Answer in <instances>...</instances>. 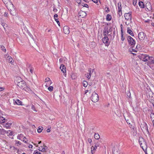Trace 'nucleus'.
<instances>
[{"label": "nucleus", "mask_w": 154, "mask_h": 154, "mask_svg": "<svg viewBox=\"0 0 154 154\" xmlns=\"http://www.w3.org/2000/svg\"><path fill=\"white\" fill-rule=\"evenodd\" d=\"M54 18L55 19V20L56 21V22H57V23L58 25L59 26H60V23L59 22V21L58 20V19H57V18L58 17V15L57 14H56L54 15Z\"/></svg>", "instance_id": "18"}, {"label": "nucleus", "mask_w": 154, "mask_h": 154, "mask_svg": "<svg viewBox=\"0 0 154 154\" xmlns=\"http://www.w3.org/2000/svg\"><path fill=\"white\" fill-rule=\"evenodd\" d=\"M131 50H132V51H133V52H137V51L135 49H131Z\"/></svg>", "instance_id": "50"}, {"label": "nucleus", "mask_w": 154, "mask_h": 154, "mask_svg": "<svg viewBox=\"0 0 154 154\" xmlns=\"http://www.w3.org/2000/svg\"><path fill=\"white\" fill-rule=\"evenodd\" d=\"M150 118L152 121H154V113H151L150 115Z\"/></svg>", "instance_id": "26"}, {"label": "nucleus", "mask_w": 154, "mask_h": 154, "mask_svg": "<svg viewBox=\"0 0 154 154\" xmlns=\"http://www.w3.org/2000/svg\"><path fill=\"white\" fill-rule=\"evenodd\" d=\"M43 129V128L42 127H41V128L39 127L37 129L38 132L39 133L41 132Z\"/></svg>", "instance_id": "33"}, {"label": "nucleus", "mask_w": 154, "mask_h": 154, "mask_svg": "<svg viewBox=\"0 0 154 154\" xmlns=\"http://www.w3.org/2000/svg\"><path fill=\"white\" fill-rule=\"evenodd\" d=\"M8 15V14L7 12H5L4 14V16L5 17H7Z\"/></svg>", "instance_id": "48"}, {"label": "nucleus", "mask_w": 154, "mask_h": 154, "mask_svg": "<svg viewBox=\"0 0 154 154\" xmlns=\"http://www.w3.org/2000/svg\"><path fill=\"white\" fill-rule=\"evenodd\" d=\"M43 146H44V147L43 148H42V147L41 148H39V149H38V150L40 151H41L42 152H44L45 151V147H47V146H45L44 145Z\"/></svg>", "instance_id": "31"}, {"label": "nucleus", "mask_w": 154, "mask_h": 154, "mask_svg": "<svg viewBox=\"0 0 154 154\" xmlns=\"http://www.w3.org/2000/svg\"><path fill=\"white\" fill-rule=\"evenodd\" d=\"M53 87L52 86H50L48 88V90L50 91H53Z\"/></svg>", "instance_id": "37"}, {"label": "nucleus", "mask_w": 154, "mask_h": 154, "mask_svg": "<svg viewBox=\"0 0 154 154\" xmlns=\"http://www.w3.org/2000/svg\"><path fill=\"white\" fill-rule=\"evenodd\" d=\"M91 68H90L88 69V71L89 72L88 73H87V74H86V77L88 79H90L91 78V74L93 72L94 70V69H93L92 70V71H91Z\"/></svg>", "instance_id": "12"}, {"label": "nucleus", "mask_w": 154, "mask_h": 154, "mask_svg": "<svg viewBox=\"0 0 154 154\" xmlns=\"http://www.w3.org/2000/svg\"><path fill=\"white\" fill-rule=\"evenodd\" d=\"M53 11L55 12H56L57 11V10L56 8H54L53 9Z\"/></svg>", "instance_id": "45"}, {"label": "nucleus", "mask_w": 154, "mask_h": 154, "mask_svg": "<svg viewBox=\"0 0 154 154\" xmlns=\"http://www.w3.org/2000/svg\"><path fill=\"white\" fill-rule=\"evenodd\" d=\"M127 95H128V97H130L131 93H130V92H128V93H127Z\"/></svg>", "instance_id": "52"}, {"label": "nucleus", "mask_w": 154, "mask_h": 154, "mask_svg": "<svg viewBox=\"0 0 154 154\" xmlns=\"http://www.w3.org/2000/svg\"><path fill=\"white\" fill-rule=\"evenodd\" d=\"M91 100L94 102L95 103L99 100V97L98 95L96 92H93L91 97Z\"/></svg>", "instance_id": "4"}, {"label": "nucleus", "mask_w": 154, "mask_h": 154, "mask_svg": "<svg viewBox=\"0 0 154 154\" xmlns=\"http://www.w3.org/2000/svg\"><path fill=\"white\" fill-rule=\"evenodd\" d=\"M1 119L2 121L3 122H5V119L3 117H2L1 118Z\"/></svg>", "instance_id": "44"}, {"label": "nucleus", "mask_w": 154, "mask_h": 154, "mask_svg": "<svg viewBox=\"0 0 154 154\" xmlns=\"http://www.w3.org/2000/svg\"><path fill=\"white\" fill-rule=\"evenodd\" d=\"M92 1L95 3H97L98 2L97 0H92Z\"/></svg>", "instance_id": "51"}, {"label": "nucleus", "mask_w": 154, "mask_h": 154, "mask_svg": "<svg viewBox=\"0 0 154 154\" xmlns=\"http://www.w3.org/2000/svg\"><path fill=\"white\" fill-rule=\"evenodd\" d=\"M94 138L96 139H98L100 138L99 135L98 134H95L94 135Z\"/></svg>", "instance_id": "30"}, {"label": "nucleus", "mask_w": 154, "mask_h": 154, "mask_svg": "<svg viewBox=\"0 0 154 154\" xmlns=\"http://www.w3.org/2000/svg\"><path fill=\"white\" fill-rule=\"evenodd\" d=\"M137 0H133V5L135 6L137 3Z\"/></svg>", "instance_id": "40"}, {"label": "nucleus", "mask_w": 154, "mask_h": 154, "mask_svg": "<svg viewBox=\"0 0 154 154\" xmlns=\"http://www.w3.org/2000/svg\"><path fill=\"white\" fill-rule=\"evenodd\" d=\"M123 33L122 30H121V40L124 41L125 40V38L123 36Z\"/></svg>", "instance_id": "36"}, {"label": "nucleus", "mask_w": 154, "mask_h": 154, "mask_svg": "<svg viewBox=\"0 0 154 154\" xmlns=\"http://www.w3.org/2000/svg\"><path fill=\"white\" fill-rule=\"evenodd\" d=\"M144 151V152H145V153L146 154H148L147 153V151H146V149H144V150H143Z\"/></svg>", "instance_id": "63"}, {"label": "nucleus", "mask_w": 154, "mask_h": 154, "mask_svg": "<svg viewBox=\"0 0 154 154\" xmlns=\"http://www.w3.org/2000/svg\"><path fill=\"white\" fill-rule=\"evenodd\" d=\"M88 85V82L85 81H83V86L85 87H86Z\"/></svg>", "instance_id": "29"}, {"label": "nucleus", "mask_w": 154, "mask_h": 154, "mask_svg": "<svg viewBox=\"0 0 154 154\" xmlns=\"http://www.w3.org/2000/svg\"><path fill=\"white\" fill-rule=\"evenodd\" d=\"M15 103L16 104L18 105L22 104V102L19 100L17 99L15 101Z\"/></svg>", "instance_id": "25"}, {"label": "nucleus", "mask_w": 154, "mask_h": 154, "mask_svg": "<svg viewBox=\"0 0 154 154\" xmlns=\"http://www.w3.org/2000/svg\"><path fill=\"white\" fill-rule=\"evenodd\" d=\"M124 16L125 19L127 20H130V21L131 20V13L130 12L125 13L124 14Z\"/></svg>", "instance_id": "9"}, {"label": "nucleus", "mask_w": 154, "mask_h": 154, "mask_svg": "<svg viewBox=\"0 0 154 154\" xmlns=\"http://www.w3.org/2000/svg\"><path fill=\"white\" fill-rule=\"evenodd\" d=\"M140 45H137L136 46V48H139L140 47Z\"/></svg>", "instance_id": "62"}, {"label": "nucleus", "mask_w": 154, "mask_h": 154, "mask_svg": "<svg viewBox=\"0 0 154 154\" xmlns=\"http://www.w3.org/2000/svg\"><path fill=\"white\" fill-rule=\"evenodd\" d=\"M32 147H33L32 145H30V144L29 145V148H32Z\"/></svg>", "instance_id": "59"}, {"label": "nucleus", "mask_w": 154, "mask_h": 154, "mask_svg": "<svg viewBox=\"0 0 154 154\" xmlns=\"http://www.w3.org/2000/svg\"><path fill=\"white\" fill-rule=\"evenodd\" d=\"M149 99L151 100H154V94L151 91H149Z\"/></svg>", "instance_id": "15"}, {"label": "nucleus", "mask_w": 154, "mask_h": 154, "mask_svg": "<svg viewBox=\"0 0 154 154\" xmlns=\"http://www.w3.org/2000/svg\"><path fill=\"white\" fill-rule=\"evenodd\" d=\"M12 124V123L11 122H8L7 123H5L4 124V126L6 128H9L10 126Z\"/></svg>", "instance_id": "19"}, {"label": "nucleus", "mask_w": 154, "mask_h": 154, "mask_svg": "<svg viewBox=\"0 0 154 154\" xmlns=\"http://www.w3.org/2000/svg\"><path fill=\"white\" fill-rule=\"evenodd\" d=\"M81 5H82V6H83L84 7H86L87 8H88L89 7L88 5H87V4H84V3H82L81 4Z\"/></svg>", "instance_id": "35"}, {"label": "nucleus", "mask_w": 154, "mask_h": 154, "mask_svg": "<svg viewBox=\"0 0 154 154\" xmlns=\"http://www.w3.org/2000/svg\"><path fill=\"white\" fill-rule=\"evenodd\" d=\"M127 40L129 44L131 45V48L134 47L135 44V41L134 39L131 36H128L127 37Z\"/></svg>", "instance_id": "5"}, {"label": "nucleus", "mask_w": 154, "mask_h": 154, "mask_svg": "<svg viewBox=\"0 0 154 154\" xmlns=\"http://www.w3.org/2000/svg\"><path fill=\"white\" fill-rule=\"evenodd\" d=\"M99 145H100V143L99 142H97V143H96L95 146L97 148V147L99 146Z\"/></svg>", "instance_id": "43"}, {"label": "nucleus", "mask_w": 154, "mask_h": 154, "mask_svg": "<svg viewBox=\"0 0 154 154\" xmlns=\"http://www.w3.org/2000/svg\"><path fill=\"white\" fill-rule=\"evenodd\" d=\"M47 132H49L51 131L50 130V128H48L47 130V131H46Z\"/></svg>", "instance_id": "58"}, {"label": "nucleus", "mask_w": 154, "mask_h": 154, "mask_svg": "<svg viewBox=\"0 0 154 154\" xmlns=\"http://www.w3.org/2000/svg\"><path fill=\"white\" fill-rule=\"evenodd\" d=\"M79 16L82 18H84L86 16V13L84 11H81L79 13Z\"/></svg>", "instance_id": "14"}, {"label": "nucleus", "mask_w": 154, "mask_h": 154, "mask_svg": "<svg viewBox=\"0 0 154 154\" xmlns=\"http://www.w3.org/2000/svg\"><path fill=\"white\" fill-rule=\"evenodd\" d=\"M81 2V0H77V2L79 4Z\"/></svg>", "instance_id": "61"}, {"label": "nucleus", "mask_w": 154, "mask_h": 154, "mask_svg": "<svg viewBox=\"0 0 154 154\" xmlns=\"http://www.w3.org/2000/svg\"><path fill=\"white\" fill-rule=\"evenodd\" d=\"M148 60V61L149 60V62L150 64L154 63V58L153 57L149 56Z\"/></svg>", "instance_id": "16"}, {"label": "nucleus", "mask_w": 154, "mask_h": 154, "mask_svg": "<svg viewBox=\"0 0 154 154\" xmlns=\"http://www.w3.org/2000/svg\"><path fill=\"white\" fill-rule=\"evenodd\" d=\"M118 14L119 17L121 16L122 14V11H118Z\"/></svg>", "instance_id": "39"}, {"label": "nucleus", "mask_w": 154, "mask_h": 154, "mask_svg": "<svg viewBox=\"0 0 154 154\" xmlns=\"http://www.w3.org/2000/svg\"><path fill=\"white\" fill-rule=\"evenodd\" d=\"M6 6L10 11V14L12 15H14L15 13L14 12L15 11V8L12 3L10 2V0H2Z\"/></svg>", "instance_id": "2"}, {"label": "nucleus", "mask_w": 154, "mask_h": 154, "mask_svg": "<svg viewBox=\"0 0 154 154\" xmlns=\"http://www.w3.org/2000/svg\"><path fill=\"white\" fill-rule=\"evenodd\" d=\"M97 148V147L94 146H92V147H91V149L93 150H95Z\"/></svg>", "instance_id": "42"}, {"label": "nucleus", "mask_w": 154, "mask_h": 154, "mask_svg": "<svg viewBox=\"0 0 154 154\" xmlns=\"http://www.w3.org/2000/svg\"><path fill=\"white\" fill-rule=\"evenodd\" d=\"M4 89V88L3 87H0V91H1Z\"/></svg>", "instance_id": "57"}, {"label": "nucleus", "mask_w": 154, "mask_h": 154, "mask_svg": "<svg viewBox=\"0 0 154 154\" xmlns=\"http://www.w3.org/2000/svg\"><path fill=\"white\" fill-rule=\"evenodd\" d=\"M16 144H18L19 145H20L21 144V143L19 141L16 140Z\"/></svg>", "instance_id": "46"}, {"label": "nucleus", "mask_w": 154, "mask_h": 154, "mask_svg": "<svg viewBox=\"0 0 154 154\" xmlns=\"http://www.w3.org/2000/svg\"><path fill=\"white\" fill-rule=\"evenodd\" d=\"M8 60H9V62L11 63H12L13 62V59L11 57H8Z\"/></svg>", "instance_id": "32"}, {"label": "nucleus", "mask_w": 154, "mask_h": 154, "mask_svg": "<svg viewBox=\"0 0 154 154\" xmlns=\"http://www.w3.org/2000/svg\"><path fill=\"white\" fill-rule=\"evenodd\" d=\"M71 78L72 79H74L76 78V75L73 73H72L70 75Z\"/></svg>", "instance_id": "28"}, {"label": "nucleus", "mask_w": 154, "mask_h": 154, "mask_svg": "<svg viewBox=\"0 0 154 154\" xmlns=\"http://www.w3.org/2000/svg\"><path fill=\"white\" fill-rule=\"evenodd\" d=\"M41 153L38 151H34V154H41Z\"/></svg>", "instance_id": "47"}, {"label": "nucleus", "mask_w": 154, "mask_h": 154, "mask_svg": "<svg viewBox=\"0 0 154 154\" xmlns=\"http://www.w3.org/2000/svg\"><path fill=\"white\" fill-rule=\"evenodd\" d=\"M140 127L143 132H146L148 133H149L147 125L145 122H143L142 123H141V125H140Z\"/></svg>", "instance_id": "6"}, {"label": "nucleus", "mask_w": 154, "mask_h": 154, "mask_svg": "<svg viewBox=\"0 0 154 154\" xmlns=\"http://www.w3.org/2000/svg\"><path fill=\"white\" fill-rule=\"evenodd\" d=\"M16 82L17 83V86L20 88L29 93L32 92L31 89L29 87L28 84L25 81L23 80L22 81L16 80Z\"/></svg>", "instance_id": "1"}, {"label": "nucleus", "mask_w": 154, "mask_h": 154, "mask_svg": "<svg viewBox=\"0 0 154 154\" xmlns=\"http://www.w3.org/2000/svg\"><path fill=\"white\" fill-rule=\"evenodd\" d=\"M2 25L3 27L5 29V24L4 23H2Z\"/></svg>", "instance_id": "56"}, {"label": "nucleus", "mask_w": 154, "mask_h": 154, "mask_svg": "<svg viewBox=\"0 0 154 154\" xmlns=\"http://www.w3.org/2000/svg\"><path fill=\"white\" fill-rule=\"evenodd\" d=\"M63 31L65 34H68L69 33V28L67 26H65L63 27Z\"/></svg>", "instance_id": "13"}, {"label": "nucleus", "mask_w": 154, "mask_h": 154, "mask_svg": "<svg viewBox=\"0 0 154 154\" xmlns=\"http://www.w3.org/2000/svg\"><path fill=\"white\" fill-rule=\"evenodd\" d=\"M23 135L22 134H20L17 136V138L18 139L20 140H22V139H23Z\"/></svg>", "instance_id": "22"}, {"label": "nucleus", "mask_w": 154, "mask_h": 154, "mask_svg": "<svg viewBox=\"0 0 154 154\" xmlns=\"http://www.w3.org/2000/svg\"><path fill=\"white\" fill-rule=\"evenodd\" d=\"M118 11H122V8L121 7V4L120 2L118 3Z\"/></svg>", "instance_id": "23"}, {"label": "nucleus", "mask_w": 154, "mask_h": 154, "mask_svg": "<svg viewBox=\"0 0 154 154\" xmlns=\"http://www.w3.org/2000/svg\"><path fill=\"white\" fill-rule=\"evenodd\" d=\"M30 71L31 73L32 74L33 73V69H32V68H30Z\"/></svg>", "instance_id": "55"}, {"label": "nucleus", "mask_w": 154, "mask_h": 154, "mask_svg": "<svg viewBox=\"0 0 154 154\" xmlns=\"http://www.w3.org/2000/svg\"><path fill=\"white\" fill-rule=\"evenodd\" d=\"M145 35L143 32H139L138 34V38L140 40H143L145 38Z\"/></svg>", "instance_id": "10"}, {"label": "nucleus", "mask_w": 154, "mask_h": 154, "mask_svg": "<svg viewBox=\"0 0 154 154\" xmlns=\"http://www.w3.org/2000/svg\"><path fill=\"white\" fill-rule=\"evenodd\" d=\"M84 2H88V0H83Z\"/></svg>", "instance_id": "64"}, {"label": "nucleus", "mask_w": 154, "mask_h": 154, "mask_svg": "<svg viewBox=\"0 0 154 154\" xmlns=\"http://www.w3.org/2000/svg\"><path fill=\"white\" fill-rule=\"evenodd\" d=\"M1 50L5 52H6V49L5 48V47L3 46V45H1Z\"/></svg>", "instance_id": "34"}, {"label": "nucleus", "mask_w": 154, "mask_h": 154, "mask_svg": "<svg viewBox=\"0 0 154 154\" xmlns=\"http://www.w3.org/2000/svg\"><path fill=\"white\" fill-rule=\"evenodd\" d=\"M149 56L145 54H142L140 55V58L144 62L148 61V58H149Z\"/></svg>", "instance_id": "8"}, {"label": "nucleus", "mask_w": 154, "mask_h": 154, "mask_svg": "<svg viewBox=\"0 0 154 154\" xmlns=\"http://www.w3.org/2000/svg\"><path fill=\"white\" fill-rule=\"evenodd\" d=\"M139 142L141 147L143 150L147 149V146L145 140L142 137L139 138Z\"/></svg>", "instance_id": "3"}, {"label": "nucleus", "mask_w": 154, "mask_h": 154, "mask_svg": "<svg viewBox=\"0 0 154 154\" xmlns=\"http://www.w3.org/2000/svg\"><path fill=\"white\" fill-rule=\"evenodd\" d=\"M46 82H48L49 81L50 79L49 78H47L45 79Z\"/></svg>", "instance_id": "54"}, {"label": "nucleus", "mask_w": 154, "mask_h": 154, "mask_svg": "<svg viewBox=\"0 0 154 154\" xmlns=\"http://www.w3.org/2000/svg\"><path fill=\"white\" fill-rule=\"evenodd\" d=\"M106 74L108 77H109L110 75V72H108L106 73Z\"/></svg>", "instance_id": "53"}, {"label": "nucleus", "mask_w": 154, "mask_h": 154, "mask_svg": "<svg viewBox=\"0 0 154 154\" xmlns=\"http://www.w3.org/2000/svg\"><path fill=\"white\" fill-rule=\"evenodd\" d=\"M127 32L131 36H134V34H133V32L130 29H129V28H128Z\"/></svg>", "instance_id": "20"}, {"label": "nucleus", "mask_w": 154, "mask_h": 154, "mask_svg": "<svg viewBox=\"0 0 154 154\" xmlns=\"http://www.w3.org/2000/svg\"><path fill=\"white\" fill-rule=\"evenodd\" d=\"M139 6L142 8H144V4L143 2L139 1L138 3Z\"/></svg>", "instance_id": "21"}, {"label": "nucleus", "mask_w": 154, "mask_h": 154, "mask_svg": "<svg viewBox=\"0 0 154 154\" xmlns=\"http://www.w3.org/2000/svg\"><path fill=\"white\" fill-rule=\"evenodd\" d=\"M16 80L18 81H22V80L21 79V78L19 77H17L15 79V82L16 83H17L16 82Z\"/></svg>", "instance_id": "27"}, {"label": "nucleus", "mask_w": 154, "mask_h": 154, "mask_svg": "<svg viewBox=\"0 0 154 154\" xmlns=\"http://www.w3.org/2000/svg\"><path fill=\"white\" fill-rule=\"evenodd\" d=\"M103 43L105 44L106 46H108L110 43L108 38L107 36H104L102 39Z\"/></svg>", "instance_id": "7"}, {"label": "nucleus", "mask_w": 154, "mask_h": 154, "mask_svg": "<svg viewBox=\"0 0 154 154\" xmlns=\"http://www.w3.org/2000/svg\"><path fill=\"white\" fill-rule=\"evenodd\" d=\"M112 18L111 16L109 14H108L106 15V20L108 21H110Z\"/></svg>", "instance_id": "24"}, {"label": "nucleus", "mask_w": 154, "mask_h": 154, "mask_svg": "<svg viewBox=\"0 0 154 154\" xmlns=\"http://www.w3.org/2000/svg\"><path fill=\"white\" fill-rule=\"evenodd\" d=\"M23 142H24L25 143H27V141L26 140H25L24 139H23L22 140Z\"/></svg>", "instance_id": "60"}, {"label": "nucleus", "mask_w": 154, "mask_h": 154, "mask_svg": "<svg viewBox=\"0 0 154 154\" xmlns=\"http://www.w3.org/2000/svg\"><path fill=\"white\" fill-rule=\"evenodd\" d=\"M148 5L149 6V8H147V7H146V8L148 10L150 11L151 10V6L150 3H149Z\"/></svg>", "instance_id": "41"}, {"label": "nucleus", "mask_w": 154, "mask_h": 154, "mask_svg": "<svg viewBox=\"0 0 154 154\" xmlns=\"http://www.w3.org/2000/svg\"><path fill=\"white\" fill-rule=\"evenodd\" d=\"M60 69L63 73H65L66 72V67L63 65H61L60 66Z\"/></svg>", "instance_id": "17"}, {"label": "nucleus", "mask_w": 154, "mask_h": 154, "mask_svg": "<svg viewBox=\"0 0 154 154\" xmlns=\"http://www.w3.org/2000/svg\"><path fill=\"white\" fill-rule=\"evenodd\" d=\"M31 109L32 110H33L34 111L36 112V109L35 108V106L34 105L32 104L31 106Z\"/></svg>", "instance_id": "38"}, {"label": "nucleus", "mask_w": 154, "mask_h": 154, "mask_svg": "<svg viewBox=\"0 0 154 154\" xmlns=\"http://www.w3.org/2000/svg\"><path fill=\"white\" fill-rule=\"evenodd\" d=\"M109 32L108 30V28L107 27H105L103 30V35L104 36H107V35H110L109 34Z\"/></svg>", "instance_id": "11"}, {"label": "nucleus", "mask_w": 154, "mask_h": 154, "mask_svg": "<svg viewBox=\"0 0 154 154\" xmlns=\"http://www.w3.org/2000/svg\"><path fill=\"white\" fill-rule=\"evenodd\" d=\"M88 141L89 143H91L92 142V140L91 138H88Z\"/></svg>", "instance_id": "49"}]
</instances>
